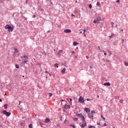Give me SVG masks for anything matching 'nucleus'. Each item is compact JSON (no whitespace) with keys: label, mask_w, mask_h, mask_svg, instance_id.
Returning <instances> with one entry per match:
<instances>
[{"label":"nucleus","mask_w":128,"mask_h":128,"mask_svg":"<svg viewBox=\"0 0 128 128\" xmlns=\"http://www.w3.org/2000/svg\"><path fill=\"white\" fill-rule=\"evenodd\" d=\"M94 114H96V112H94V110H92L91 113L88 114L90 118H94Z\"/></svg>","instance_id":"nucleus-1"},{"label":"nucleus","mask_w":128,"mask_h":128,"mask_svg":"<svg viewBox=\"0 0 128 128\" xmlns=\"http://www.w3.org/2000/svg\"><path fill=\"white\" fill-rule=\"evenodd\" d=\"M6 30H8V32H12V28L10 25L7 24L4 26Z\"/></svg>","instance_id":"nucleus-2"},{"label":"nucleus","mask_w":128,"mask_h":128,"mask_svg":"<svg viewBox=\"0 0 128 128\" xmlns=\"http://www.w3.org/2000/svg\"><path fill=\"white\" fill-rule=\"evenodd\" d=\"M2 114H6V116H10V112H6V110H4L2 112Z\"/></svg>","instance_id":"nucleus-3"},{"label":"nucleus","mask_w":128,"mask_h":128,"mask_svg":"<svg viewBox=\"0 0 128 128\" xmlns=\"http://www.w3.org/2000/svg\"><path fill=\"white\" fill-rule=\"evenodd\" d=\"M76 116H78V118H82V120H84V116H82V114H76Z\"/></svg>","instance_id":"nucleus-4"},{"label":"nucleus","mask_w":128,"mask_h":128,"mask_svg":"<svg viewBox=\"0 0 128 128\" xmlns=\"http://www.w3.org/2000/svg\"><path fill=\"white\" fill-rule=\"evenodd\" d=\"M82 128H84V126H86V120H82V124L80 125Z\"/></svg>","instance_id":"nucleus-5"},{"label":"nucleus","mask_w":128,"mask_h":128,"mask_svg":"<svg viewBox=\"0 0 128 128\" xmlns=\"http://www.w3.org/2000/svg\"><path fill=\"white\" fill-rule=\"evenodd\" d=\"M64 110H68V108H70V104H65L64 106Z\"/></svg>","instance_id":"nucleus-6"},{"label":"nucleus","mask_w":128,"mask_h":128,"mask_svg":"<svg viewBox=\"0 0 128 128\" xmlns=\"http://www.w3.org/2000/svg\"><path fill=\"white\" fill-rule=\"evenodd\" d=\"M78 102H80L82 104V102H84V98L82 96H80Z\"/></svg>","instance_id":"nucleus-7"},{"label":"nucleus","mask_w":128,"mask_h":128,"mask_svg":"<svg viewBox=\"0 0 128 128\" xmlns=\"http://www.w3.org/2000/svg\"><path fill=\"white\" fill-rule=\"evenodd\" d=\"M64 32H65V34H70L72 32V30L70 29H66L64 30Z\"/></svg>","instance_id":"nucleus-8"},{"label":"nucleus","mask_w":128,"mask_h":128,"mask_svg":"<svg viewBox=\"0 0 128 128\" xmlns=\"http://www.w3.org/2000/svg\"><path fill=\"white\" fill-rule=\"evenodd\" d=\"M94 24H98L100 22V20L98 18L96 19L93 21Z\"/></svg>","instance_id":"nucleus-9"},{"label":"nucleus","mask_w":128,"mask_h":128,"mask_svg":"<svg viewBox=\"0 0 128 128\" xmlns=\"http://www.w3.org/2000/svg\"><path fill=\"white\" fill-rule=\"evenodd\" d=\"M84 110L86 112H87V114L90 112V110L88 108H85Z\"/></svg>","instance_id":"nucleus-10"},{"label":"nucleus","mask_w":128,"mask_h":128,"mask_svg":"<svg viewBox=\"0 0 128 128\" xmlns=\"http://www.w3.org/2000/svg\"><path fill=\"white\" fill-rule=\"evenodd\" d=\"M62 50H60L57 53V54L58 56V58H60V54H62Z\"/></svg>","instance_id":"nucleus-11"},{"label":"nucleus","mask_w":128,"mask_h":128,"mask_svg":"<svg viewBox=\"0 0 128 128\" xmlns=\"http://www.w3.org/2000/svg\"><path fill=\"white\" fill-rule=\"evenodd\" d=\"M48 122H50V118H46V120H44V122L46 124H48Z\"/></svg>","instance_id":"nucleus-12"},{"label":"nucleus","mask_w":128,"mask_h":128,"mask_svg":"<svg viewBox=\"0 0 128 128\" xmlns=\"http://www.w3.org/2000/svg\"><path fill=\"white\" fill-rule=\"evenodd\" d=\"M104 86H110V82H106L105 84H104Z\"/></svg>","instance_id":"nucleus-13"},{"label":"nucleus","mask_w":128,"mask_h":128,"mask_svg":"<svg viewBox=\"0 0 128 128\" xmlns=\"http://www.w3.org/2000/svg\"><path fill=\"white\" fill-rule=\"evenodd\" d=\"M62 74H66V68H63V70H62Z\"/></svg>","instance_id":"nucleus-14"},{"label":"nucleus","mask_w":128,"mask_h":128,"mask_svg":"<svg viewBox=\"0 0 128 128\" xmlns=\"http://www.w3.org/2000/svg\"><path fill=\"white\" fill-rule=\"evenodd\" d=\"M77 44H78V42H73V46H77Z\"/></svg>","instance_id":"nucleus-15"},{"label":"nucleus","mask_w":128,"mask_h":128,"mask_svg":"<svg viewBox=\"0 0 128 128\" xmlns=\"http://www.w3.org/2000/svg\"><path fill=\"white\" fill-rule=\"evenodd\" d=\"M96 6H102L100 5V2H97V4H96Z\"/></svg>","instance_id":"nucleus-16"},{"label":"nucleus","mask_w":128,"mask_h":128,"mask_svg":"<svg viewBox=\"0 0 128 128\" xmlns=\"http://www.w3.org/2000/svg\"><path fill=\"white\" fill-rule=\"evenodd\" d=\"M8 104H5L4 105V108H5V110H6V108H8Z\"/></svg>","instance_id":"nucleus-17"},{"label":"nucleus","mask_w":128,"mask_h":128,"mask_svg":"<svg viewBox=\"0 0 128 128\" xmlns=\"http://www.w3.org/2000/svg\"><path fill=\"white\" fill-rule=\"evenodd\" d=\"M114 34H112V35L110 36H109V38H112L114 37Z\"/></svg>","instance_id":"nucleus-18"},{"label":"nucleus","mask_w":128,"mask_h":128,"mask_svg":"<svg viewBox=\"0 0 128 128\" xmlns=\"http://www.w3.org/2000/svg\"><path fill=\"white\" fill-rule=\"evenodd\" d=\"M24 58H25L26 60H28V56H24Z\"/></svg>","instance_id":"nucleus-19"},{"label":"nucleus","mask_w":128,"mask_h":128,"mask_svg":"<svg viewBox=\"0 0 128 128\" xmlns=\"http://www.w3.org/2000/svg\"><path fill=\"white\" fill-rule=\"evenodd\" d=\"M22 64H27L28 60H22Z\"/></svg>","instance_id":"nucleus-20"},{"label":"nucleus","mask_w":128,"mask_h":128,"mask_svg":"<svg viewBox=\"0 0 128 128\" xmlns=\"http://www.w3.org/2000/svg\"><path fill=\"white\" fill-rule=\"evenodd\" d=\"M54 66H55L56 68H58V64H54Z\"/></svg>","instance_id":"nucleus-21"},{"label":"nucleus","mask_w":128,"mask_h":128,"mask_svg":"<svg viewBox=\"0 0 128 128\" xmlns=\"http://www.w3.org/2000/svg\"><path fill=\"white\" fill-rule=\"evenodd\" d=\"M14 52H18V48H14Z\"/></svg>","instance_id":"nucleus-22"},{"label":"nucleus","mask_w":128,"mask_h":128,"mask_svg":"<svg viewBox=\"0 0 128 128\" xmlns=\"http://www.w3.org/2000/svg\"><path fill=\"white\" fill-rule=\"evenodd\" d=\"M88 128H94V126H88Z\"/></svg>","instance_id":"nucleus-23"},{"label":"nucleus","mask_w":128,"mask_h":128,"mask_svg":"<svg viewBox=\"0 0 128 128\" xmlns=\"http://www.w3.org/2000/svg\"><path fill=\"white\" fill-rule=\"evenodd\" d=\"M98 50L100 52H102V50H100V46H98Z\"/></svg>","instance_id":"nucleus-24"},{"label":"nucleus","mask_w":128,"mask_h":128,"mask_svg":"<svg viewBox=\"0 0 128 128\" xmlns=\"http://www.w3.org/2000/svg\"><path fill=\"white\" fill-rule=\"evenodd\" d=\"M48 96H52V93H48Z\"/></svg>","instance_id":"nucleus-25"},{"label":"nucleus","mask_w":128,"mask_h":128,"mask_svg":"<svg viewBox=\"0 0 128 128\" xmlns=\"http://www.w3.org/2000/svg\"><path fill=\"white\" fill-rule=\"evenodd\" d=\"M29 128H32V124H30L29 125Z\"/></svg>","instance_id":"nucleus-26"},{"label":"nucleus","mask_w":128,"mask_h":128,"mask_svg":"<svg viewBox=\"0 0 128 128\" xmlns=\"http://www.w3.org/2000/svg\"><path fill=\"white\" fill-rule=\"evenodd\" d=\"M86 100H87L88 102V101L90 102V101L92 100V99H88V98H87V99H86Z\"/></svg>","instance_id":"nucleus-27"},{"label":"nucleus","mask_w":128,"mask_h":128,"mask_svg":"<svg viewBox=\"0 0 128 128\" xmlns=\"http://www.w3.org/2000/svg\"><path fill=\"white\" fill-rule=\"evenodd\" d=\"M78 120V118H74V122H76V120Z\"/></svg>","instance_id":"nucleus-28"},{"label":"nucleus","mask_w":128,"mask_h":128,"mask_svg":"<svg viewBox=\"0 0 128 128\" xmlns=\"http://www.w3.org/2000/svg\"><path fill=\"white\" fill-rule=\"evenodd\" d=\"M16 68H20V66H18V64H16Z\"/></svg>","instance_id":"nucleus-29"},{"label":"nucleus","mask_w":128,"mask_h":128,"mask_svg":"<svg viewBox=\"0 0 128 128\" xmlns=\"http://www.w3.org/2000/svg\"><path fill=\"white\" fill-rule=\"evenodd\" d=\"M124 64H125V66H128V63L126 62H124Z\"/></svg>","instance_id":"nucleus-30"},{"label":"nucleus","mask_w":128,"mask_h":128,"mask_svg":"<svg viewBox=\"0 0 128 128\" xmlns=\"http://www.w3.org/2000/svg\"><path fill=\"white\" fill-rule=\"evenodd\" d=\"M120 104H122V103L124 102V100H120Z\"/></svg>","instance_id":"nucleus-31"},{"label":"nucleus","mask_w":128,"mask_h":128,"mask_svg":"<svg viewBox=\"0 0 128 128\" xmlns=\"http://www.w3.org/2000/svg\"><path fill=\"white\" fill-rule=\"evenodd\" d=\"M92 4H90L89 6H88V7L90 8H92Z\"/></svg>","instance_id":"nucleus-32"},{"label":"nucleus","mask_w":128,"mask_h":128,"mask_svg":"<svg viewBox=\"0 0 128 128\" xmlns=\"http://www.w3.org/2000/svg\"><path fill=\"white\" fill-rule=\"evenodd\" d=\"M102 52H104V56H106V53L104 52V50H102Z\"/></svg>","instance_id":"nucleus-33"},{"label":"nucleus","mask_w":128,"mask_h":128,"mask_svg":"<svg viewBox=\"0 0 128 128\" xmlns=\"http://www.w3.org/2000/svg\"><path fill=\"white\" fill-rule=\"evenodd\" d=\"M101 118H103V120H106V118H104V116L102 115H101Z\"/></svg>","instance_id":"nucleus-34"},{"label":"nucleus","mask_w":128,"mask_h":128,"mask_svg":"<svg viewBox=\"0 0 128 128\" xmlns=\"http://www.w3.org/2000/svg\"><path fill=\"white\" fill-rule=\"evenodd\" d=\"M111 25L112 26V28H114V22H112Z\"/></svg>","instance_id":"nucleus-35"},{"label":"nucleus","mask_w":128,"mask_h":128,"mask_svg":"<svg viewBox=\"0 0 128 128\" xmlns=\"http://www.w3.org/2000/svg\"><path fill=\"white\" fill-rule=\"evenodd\" d=\"M72 54H76V52L72 51Z\"/></svg>","instance_id":"nucleus-36"},{"label":"nucleus","mask_w":128,"mask_h":128,"mask_svg":"<svg viewBox=\"0 0 128 128\" xmlns=\"http://www.w3.org/2000/svg\"><path fill=\"white\" fill-rule=\"evenodd\" d=\"M40 126H42V124H44V123L40 122Z\"/></svg>","instance_id":"nucleus-37"},{"label":"nucleus","mask_w":128,"mask_h":128,"mask_svg":"<svg viewBox=\"0 0 128 128\" xmlns=\"http://www.w3.org/2000/svg\"><path fill=\"white\" fill-rule=\"evenodd\" d=\"M72 126V128H76V126H75V125H73V126Z\"/></svg>","instance_id":"nucleus-38"},{"label":"nucleus","mask_w":128,"mask_h":128,"mask_svg":"<svg viewBox=\"0 0 128 128\" xmlns=\"http://www.w3.org/2000/svg\"><path fill=\"white\" fill-rule=\"evenodd\" d=\"M88 48H92V45H88Z\"/></svg>","instance_id":"nucleus-39"},{"label":"nucleus","mask_w":128,"mask_h":128,"mask_svg":"<svg viewBox=\"0 0 128 128\" xmlns=\"http://www.w3.org/2000/svg\"><path fill=\"white\" fill-rule=\"evenodd\" d=\"M124 32V30H121L120 31V32Z\"/></svg>","instance_id":"nucleus-40"},{"label":"nucleus","mask_w":128,"mask_h":128,"mask_svg":"<svg viewBox=\"0 0 128 128\" xmlns=\"http://www.w3.org/2000/svg\"><path fill=\"white\" fill-rule=\"evenodd\" d=\"M124 42V39H122V42Z\"/></svg>","instance_id":"nucleus-41"},{"label":"nucleus","mask_w":128,"mask_h":128,"mask_svg":"<svg viewBox=\"0 0 128 128\" xmlns=\"http://www.w3.org/2000/svg\"><path fill=\"white\" fill-rule=\"evenodd\" d=\"M116 2H120V0H117L116 1Z\"/></svg>","instance_id":"nucleus-42"},{"label":"nucleus","mask_w":128,"mask_h":128,"mask_svg":"<svg viewBox=\"0 0 128 128\" xmlns=\"http://www.w3.org/2000/svg\"><path fill=\"white\" fill-rule=\"evenodd\" d=\"M43 54H44L45 56H46V52H43Z\"/></svg>","instance_id":"nucleus-43"},{"label":"nucleus","mask_w":128,"mask_h":128,"mask_svg":"<svg viewBox=\"0 0 128 128\" xmlns=\"http://www.w3.org/2000/svg\"><path fill=\"white\" fill-rule=\"evenodd\" d=\"M86 58L88 60V56H86Z\"/></svg>","instance_id":"nucleus-44"},{"label":"nucleus","mask_w":128,"mask_h":128,"mask_svg":"<svg viewBox=\"0 0 128 128\" xmlns=\"http://www.w3.org/2000/svg\"><path fill=\"white\" fill-rule=\"evenodd\" d=\"M45 72H46V74H50V72H48V71H46Z\"/></svg>","instance_id":"nucleus-45"},{"label":"nucleus","mask_w":128,"mask_h":128,"mask_svg":"<svg viewBox=\"0 0 128 128\" xmlns=\"http://www.w3.org/2000/svg\"><path fill=\"white\" fill-rule=\"evenodd\" d=\"M84 36H86V34L84 33Z\"/></svg>","instance_id":"nucleus-46"},{"label":"nucleus","mask_w":128,"mask_h":128,"mask_svg":"<svg viewBox=\"0 0 128 128\" xmlns=\"http://www.w3.org/2000/svg\"><path fill=\"white\" fill-rule=\"evenodd\" d=\"M32 17L34 18H36V15H34Z\"/></svg>","instance_id":"nucleus-47"},{"label":"nucleus","mask_w":128,"mask_h":128,"mask_svg":"<svg viewBox=\"0 0 128 128\" xmlns=\"http://www.w3.org/2000/svg\"><path fill=\"white\" fill-rule=\"evenodd\" d=\"M22 124H24V123H20V126H22Z\"/></svg>","instance_id":"nucleus-48"},{"label":"nucleus","mask_w":128,"mask_h":128,"mask_svg":"<svg viewBox=\"0 0 128 128\" xmlns=\"http://www.w3.org/2000/svg\"><path fill=\"white\" fill-rule=\"evenodd\" d=\"M104 126H106V123H104Z\"/></svg>","instance_id":"nucleus-49"},{"label":"nucleus","mask_w":128,"mask_h":128,"mask_svg":"<svg viewBox=\"0 0 128 128\" xmlns=\"http://www.w3.org/2000/svg\"><path fill=\"white\" fill-rule=\"evenodd\" d=\"M84 30V32H86V30Z\"/></svg>","instance_id":"nucleus-50"},{"label":"nucleus","mask_w":128,"mask_h":128,"mask_svg":"<svg viewBox=\"0 0 128 128\" xmlns=\"http://www.w3.org/2000/svg\"><path fill=\"white\" fill-rule=\"evenodd\" d=\"M90 68H92V66H90Z\"/></svg>","instance_id":"nucleus-51"},{"label":"nucleus","mask_w":128,"mask_h":128,"mask_svg":"<svg viewBox=\"0 0 128 128\" xmlns=\"http://www.w3.org/2000/svg\"><path fill=\"white\" fill-rule=\"evenodd\" d=\"M115 86H118V84H116Z\"/></svg>","instance_id":"nucleus-52"},{"label":"nucleus","mask_w":128,"mask_h":128,"mask_svg":"<svg viewBox=\"0 0 128 128\" xmlns=\"http://www.w3.org/2000/svg\"><path fill=\"white\" fill-rule=\"evenodd\" d=\"M72 98H70V102H72Z\"/></svg>","instance_id":"nucleus-53"},{"label":"nucleus","mask_w":128,"mask_h":128,"mask_svg":"<svg viewBox=\"0 0 128 128\" xmlns=\"http://www.w3.org/2000/svg\"><path fill=\"white\" fill-rule=\"evenodd\" d=\"M72 16H74V15L73 14H72Z\"/></svg>","instance_id":"nucleus-54"},{"label":"nucleus","mask_w":128,"mask_h":128,"mask_svg":"<svg viewBox=\"0 0 128 128\" xmlns=\"http://www.w3.org/2000/svg\"><path fill=\"white\" fill-rule=\"evenodd\" d=\"M0 102H2V99L0 98Z\"/></svg>","instance_id":"nucleus-55"},{"label":"nucleus","mask_w":128,"mask_h":128,"mask_svg":"<svg viewBox=\"0 0 128 128\" xmlns=\"http://www.w3.org/2000/svg\"><path fill=\"white\" fill-rule=\"evenodd\" d=\"M97 98H100V96H98V95L97 96Z\"/></svg>","instance_id":"nucleus-56"},{"label":"nucleus","mask_w":128,"mask_h":128,"mask_svg":"<svg viewBox=\"0 0 128 128\" xmlns=\"http://www.w3.org/2000/svg\"><path fill=\"white\" fill-rule=\"evenodd\" d=\"M116 28H118V24L116 26Z\"/></svg>","instance_id":"nucleus-57"},{"label":"nucleus","mask_w":128,"mask_h":128,"mask_svg":"<svg viewBox=\"0 0 128 128\" xmlns=\"http://www.w3.org/2000/svg\"><path fill=\"white\" fill-rule=\"evenodd\" d=\"M0 128H2V125H0Z\"/></svg>","instance_id":"nucleus-58"},{"label":"nucleus","mask_w":128,"mask_h":128,"mask_svg":"<svg viewBox=\"0 0 128 128\" xmlns=\"http://www.w3.org/2000/svg\"><path fill=\"white\" fill-rule=\"evenodd\" d=\"M48 74H50V76H52V74H50V73H49Z\"/></svg>","instance_id":"nucleus-59"},{"label":"nucleus","mask_w":128,"mask_h":128,"mask_svg":"<svg viewBox=\"0 0 128 128\" xmlns=\"http://www.w3.org/2000/svg\"><path fill=\"white\" fill-rule=\"evenodd\" d=\"M4 96H6V94H4Z\"/></svg>","instance_id":"nucleus-60"},{"label":"nucleus","mask_w":128,"mask_h":128,"mask_svg":"<svg viewBox=\"0 0 128 128\" xmlns=\"http://www.w3.org/2000/svg\"><path fill=\"white\" fill-rule=\"evenodd\" d=\"M82 32H80V34H82Z\"/></svg>","instance_id":"nucleus-61"},{"label":"nucleus","mask_w":128,"mask_h":128,"mask_svg":"<svg viewBox=\"0 0 128 128\" xmlns=\"http://www.w3.org/2000/svg\"><path fill=\"white\" fill-rule=\"evenodd\" d=\"M62 102H64V100H62Z\"/></svg>","instance_id":"nucleus-62"},{"label":"nucleus","mask_w":128,"mask_h":128,"mask_svg":"<svg viewBox=\"0 0 128 128\" xmlns=\"http://www.w3.org/2000/svg\"><path fill=\"white\" fill-rule=\"evenodd\" d=\"M21 58H22V56H21Z\"/></svg>","instance_id":"nucleus-63"},{"label":"nucleus","mask_w":128,"mask_h":128,"mask_svg":"<svg viewBox=\"0 0 128 128\" xmlns=\"http://www.w3.org/2000/svg\"><path fill=\"white\" fill-rule=\"evenodd\" d=\"M75 58H78V56H75Z\"/></svg>","instance_id":"nucleus-64"}]
</instances>
